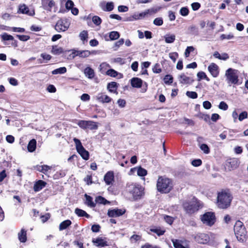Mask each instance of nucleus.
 I'll use <instances>...</instances> for the list:
<instances>
[{
	"instance_id": "obj_63",
	"label": "nucleus",
	"mask_w": 248,
	"mask_h": 248,
	"mask_svg": "<svg viewBox=\"0 0 248 248\" xmlns=\"http://www.w3.org/2000/svg\"><path fill=\"white\" fill-rule=\"evenodd\" d=\"M100 226L98 224H94L92 226L91 230L94 232H99Z\"/></svg>"
},
{
	"instance_id": "obj_62",
	"label": "nucleus",
	"mask_w": 248,
	"mask_h": 248,
	"mask_svg": "<svg viewBox=\"0 0 248 248\" xmlns=\"http://www.w3.org/2000/svg\"><path fill=\"white\" fill-rule=\"evenodd\" d=\"M206 74L204 72H199L197 74V77L198 78V80L200 81L202 79H204V78L206 77Z\"/></svg>"
},
{
	"instance_id": "obj_35",
	"label": "nucleus",
	"mask_w": 248,
	"mask_h": 248,
	"mask_svg": "<svg viewBox=\"0 0 248 248\" xmlns=\"http://www.w3.org/2000/svg\"><path fill=\"white\" fill-rule=\"evenodd\" d=\"M109 37L111 40H114L118 39L120 34L118 31H112L109 33Z\"/></svg>"
},
{
	"instance_id": "obj_15",
	"label": "nucleus",
	"mask_w": 248,
	"mask_h": 248,
	"mask_svg": "<svg viewBox=\"0 0 248 248\" xmlns=\"http://www.w3.org/2000/svg\"><path fill=\"white\" fill-rule=\"evenodd\" d=\"M99 7L104 11L110 12L114 9V3L113 2H106L104 1L99 3Z\"/></svg>"
},
{
	"instance_id": "obj_17",
	"label": "nucleus",
	"mask_w": 248,
	"mask_h": 248,
	"mask_svg": "<svg viewBox=\"0 0 248 248\" xmlns=\"http://www.w3.org/2000/svg\"><path fill=\"white\" fill-rule=\"evenodd\" d=\"M96 99L97 101L102 103H109L112 100L109 96L103 93H98L96 96Z\"/></svg>"
},
{
	"instance_id": "obj_10",
	"label": "nucleus",
	"mask_w": 248,
	"mask_h": 248,
	"mask_svg": "<svg viewBox=\"0 0 248 248\" xmlns=\"http://www.w3.org/2000/svg\"><path fill=\"white\" fill-rule=\"evenodd\" d=\"M72 53L70 54V56L73 59H74L76 56H79L81 58H86L89 57L91 54H93V52H91L89 50H72Z\"/></svg>"
},
{
	"instance_id": "obj_33",
	"label": "nucleus",
	"mask_w": 248,
	"mask_h": 248,
	"mask_svg": "<svg viewBox=\"0 0 248 248\" xmlns=\"http://www.w3.org/2000/svg\"><path fill=\"white\" fill-rule=\"evenodd\" d=\"M95 202L99 203V204H107L108 203H109L110 202L108 201H107L106 199H105L104 197L102 196H98L95 198Z\"/></svg>"
},
{
	"instance_id": "obj_21",
	"label": "nucleus",
	"mask_w": 248,
	"mask_h": 248,
	"mask_svg": "<svg viewBox=\"0 0 248 248\" xmlns=\"http://www.w3.org/2000/svg\"><path fill=\"white\" fill-rule=\"evenodd\" d=\"M118 88V84L116 82H111L108 84L107 89L109 92L118 94L117 89Z\"/></svg>"
},
{
	"instance_id": "obj_40",
	"label": "nucleus",
	"mask_w": 248,
	"mask_h": 248,
	"mask_svg": "<svg viewBox=\"0 0 248 248\" xmlns=\"http://www.w3.org/2000/svg\"><path fill=\"white\" fill-rule=\"evenodd\" d=\"M172 242L175 248H188L187 247L183 246L181 242L178 240H173Z\"/></svg>"
},
{
	"instance_id": "obj_7",
	"label": "nucleus",
	"mask_w": 248,
	"mask_h": 248,
	"mask_svg": "<svg viewBox=\"0 0 248 248\" xmlns=\"http://www.w3.org/2000/svg\"><path fill=\"white\" fill-rule=\"evenodd\" d=\"M202 223L206 225L211 226L216 222L215 214L212 212H207L204 213L201 217Z\"/></svg>"
},
{
	"instance_id": "obj_28",
	"label": "nucleus",
	"mask_w": 248,
	"mask_h": 248,
	"mask_svg": "<svg viewBox=\"0 0 248 248\" xmlns=\"http://www.w3.org/2000/svg\"><path fill=\"white\" fill-rule=\"evenodd\" d=\"M85 197L86 198L85 203L87 205L90 207H94L95 206V203H94L93 201V198L92 197L86 194L85 195Z\"/></svg>"
},
{
	"instance_id": "obj_8",
	"label": "nucleus",
	"mask_w": 248,
	"mask_h": 248,
	"mask_svg": "<svg viewBox=\"0 0 248 248\" xmlns=\"http://www.w3.org/2000/svg\"><path fill=\"white\" fill-rule=\"evenodd\" d=\"M73 140L75 143L76 150L78 153L83 159L86 160H88L89 158V153L83 147L80 141L77 138H74Z\"/></svg>"
},
{
	"instance_id": "obj_51",
	"label": "nucleus",
	"mask_w": 248,
	"mask_h": 248,
	"mask_svg": "<svg viewBox=\"0 0 248 248\" xmlns=\"http://www.w3.org/2000/svg\"><path fill=\"white\" fill-rule=\"evenodd\" d=\"M180 13L182 16H186L188 15L189 10L187 7H182L180 10Z\"/></svg>"
},
{
	"instance_id": "obj_52",
	"label": "nucleus",
	"mask_w": 248,
	"mask_h": 248,
	"mask_svg": "<svg viewBox=\"0 0 248 248\" xmlns=\"http://www.w3.org/2000/svg\"><path fill=\"white\" fill-rule=\"evenodd\" d=\"M218 108L221 110H226L228 108V106L225 102L221 101L218 105Z\"/></svg>"
},
{
	"instance_id": "obj_25",
	"label": "nucleus",
	"mask_w": 248,
	"mask_h": 248,
	"mask_svg": "<svg viewBox=\"0 0 248 248\" xmlns=\"http://www.w3.org/2000/svg\"><path fill=\"white\" fill-rule=\"evenodd\" d=\"M36 148V141L35 139H32L31 140L27 146L28 150L30 152H34Z\"/></svg>"
},
{
	"instance_id": "obj_56",
	"label": "nucleus",
	"mask_w": 248,
	"mask_h": 248,
	"mask_svg": "<svg viewBox=\"0 0 248 248\" xmlns=\"http://www.w3.org/2000/svg\"><path fill=\"white\" fill-rule=\"evenodd\" d=\"M169 57L175 62L178 57V54L177 52L170 53L169 54Z\"/></svg>"
},
{
	"instance_id": "obj_38",
	"label": "nucleus",
	"mask_w": 248,
	"mask_h": 248,
	"mask_svg": "<svg viewBox=\"0 0 248 248\" xmlns=\"http://www.w3.org/2000/svg\"><path fill=\"white\" fill-rule=\"evenodd\" d=\"M173 77L170 75H167L164 78V81L166 84L170 85L173 82Z\"/></svg>"
},
{
	"instance_id": "obj_43",
	"label": "nucleus",
	"mask_w": 248,
	"mask_h": 248,
	"mask_svg": "<svg viewBox=\"0 0 248 248\" xmlns=\"http://www.w3.org/2000/svg\"><path fill=\"white\" fill-rule=\"evenodd\" d=\"M92 21L95 25L98 26L101 24L102 22V19L98 16H94L92 18Z\"/></svg>"
},
{
	"instance_id": "obj_36",
	"label": "nucleus",
	"mask_w": 248,
	"mask_h": 248,
	"mask_svg": "<svg viewBox=\"0 0 248 248\" xmlns=\"http://www.w3.org/2000/svg\"><path fill=\"white\" fill-rule=\"evenodd\" d=\"M97 128L98 126L96 124V123L93 121H88L87 129L88 128L91 130H94L97 129Z\"/></svg>"
},
{
	"instance_id": "obj_49",
	"label": "nucleus",
	"mask_w": 248,
	"mask_h": 248,
	"mask_svg": "<svg viewBox=\"0 0 248 248\" xmlns=\"http://www.w3.org/2000/svg\"><path fill=\"white\" fill-rule=\"evenodd\" d=\"M153 23L158 26H161L163 23V20L161 17H157L154 19Z\"/></svg>"
},
{
	"instance_id": "obj_60",
	"label": "nucleus",
	"mask_w": 248,
	"mask_h": 248,
	"mask_svg": "<svg viewBox=\"0 0 248 248\" xmlns=\"http://www.w3.org/2000/svg\"><path fill=\"white\" fill-rule=\"evenodd\" d=\"M202 161L201 159H195L192 161V165L194 167H199L202 165Z\"/></svg>"
},
{
	"instance_id": "obj_24",
	"label": "nucleus",
	"mask_w": 248,
	"mask_h": 248,
	"mask_svg": "<svg viewBox=\"0 0 248 248\" xmlns=\"http://www.w3.org/2000/svg\"><path fill=\"white\" fill-rule=\"evenodd\" d=\"M131 84L133 87L140 88L142 86V80L138 78H133L131 79Z\"/></svg>"
},
{
	"instance_id": "obj_64",
	"label": "nucleus",
	"mask_w": 248,
	"mask_h": 248,
	"mask_svg": "<svg viewBox=\"0 0 248 248\" xmlns=\"http://www.w3.org/2000/svg\"><path fill=\"white\" fill-rule=\"evenodd\" d=\"M141 248H160L157 246L152 245L149 244L148 243H146L144 245L142 246Z\"/></svg>"
},
{
	"instance_id": "obj_39",
	"label": "nucleus",
	"mask_w": 248,
	"mask_h": 248,
	"mask_svg": "<svg viewBox=\"0 0 248 248\" xmlns=\"http://www.w3.org/2000/svg\"><path fill=\"white\" fill-rule=\"evenodd\" d=\"M88 36V34L87 31H83L80 33L79 37L83 43H84V41H87Z\"/></svg>"
},
{
	"instance_id": "obj_48",
	"label": "nucleus",
	"mask_w": 248,
	"mask_h": 248,
	"mask_svg": "<svg viewBox=\"0 0 248 248\" xmlns=\"http://www.w3.org/2000/svg\"><path fill=\"white\" fill-rule=\"evenodd\" d=\"M150 231L152 232L156 233L158 236L163 235L165 232V231L158 228L151 229Z\"/></svg>"
},
{
	"instance_id": "obj_26",
	"label": "nucleus",
	"mask_w": 248,
	"mask_h": 248,
	"mask_svg": "<svg viewBox=\"0 0 248 248\" xmlns=\"http://www.w3.org/2000/svg\"><path fill=\"white\" fill-rule=\"evenodd\" d=\"M93 242L97 246L103 247L107 246V242L101 238H97L93 240Z\"/></svg>"
},
{
	"instance_id": "obj_44",
	"label": "nucleus",
	"mask_w": 248,
	"mask_h": 248,
	"mask_svg": "<svg viewBox=\"0 0 248 248\" xmlns=\"http://www.w3.org/2000/svg\"><path fill=\"white\" fill-rule=\"evenodd\" d=\"M87 123L88 121L79 120L78 123V124L80 128L86 129H87Z\"/></svg>"
},
{
	"instance_id": "obj_50",
	"label": "nucleus",
	"mask_w": 248,
	"mask_h": 248,
	"mask_svg": "<svg viewBox=\"0 0 248 248\" xmlns=\"http://www.w3.org/2000/svg\"><path fill=\"white\" fill-rule=\"evenodd\" d=\"M201 149L203 151V152L206 154H209L210 152V149L208 146L206 144H202L200 146Z\"/></svg>"
},
{
	"instance_id": "obj_22",
	"label": "nucleus",
	"mask_w": 248,
	"mask_h": 248,
	"mask_svg": "<svg viewBox=\"0 0 248 248\" xmlns=\"http://www.w3.org/2000/svg\"><path fill=\"white\" fill-rule=\"evenodd\" d=\"M46 183L42 181V180H39L33 186V190L35 192H38L40 190H41L43 187H44Z\"/></svg>"
},
{
	"instance_id": "obj_57",
	"label": "nucleus",
	"mask_w": 248,
	"mask_h": 248,
	"mask_svg": "<svg viewBox=\"0 0 248 248\" xmlns=\"http://www.w3.org/2000/svg\"><path fill=\"white\" fill-rule=\"evenodd\" d=\"M41 168V172L44 174H46V173L51 169V167L47 166V165H43Z\"/></svg>"
},
{
	"instance_id": "obj_58",
	"label": "nucleus",
	"mask_w": 248,
	"mask_h": 248,
	"mask_svg": "<svg viewBox=\"0 0 248 248\" xmlns=\"http://www.w3.org/2000/svg\"><path fill=\"white\" fill-rule=\"evenodd\" d=\"M248 113L246 111L241 112L238 116V120L240 121H243L244 119L247 118Z\"/></svg>"
},
{
	"instance_id": "obj_18",
	"label": "nucleus",
	"mask_w": 248,
	"mask_h": 248,
	"mask_svg": "<svg viewBox=\"0 0 248 248\" xmlns=\"http://www.w3.org/2000/svg\"><path fill=\"white\" fill-rule=\"evenodd\" d=\"M18 13L26 14L30 16L34 15V10L30 11L28 7L24 4L19 5Z\"/></svg>"
},
{
	"instance_id": "obj_32",
	"label": "nucleus",
	"mask_w": 248,
	"mask_h": 248,
	"mask_svg": "<svg viewBox=\"0 0 248 248\" xmlns=\"http://www.w3.org/2000/svg\"><path fill=\"white\" fill-rule=\"evenodd\" d=\"M67 69L65 67H62L57 69H56L52 71L53 75L57 74H63L66 72Z\"/></svg>"
},
{
	"instance_id": "obj_31",
	"label": "nucleus",
	"mask_w": 248,
	"mask_h": 248,
	"mask_svg": "<svg viewBox=\"0 0 248 248\" xmlns=\"http://www.w3.org/2000/svg\"><path fill=\"white\" fill-rule=\"evenodd\" d=\"M72 222L70 220H66L60 223L59 226V230L60 231L66 229L71 224Z\"/></svg>"
},
{
	"instance_id": "obj_20",
	"label": "nucleus",
	"mask_w": 248,
	"mask_h": 248,
	"mask_svg": "<svg viewBox=\"0 0 248 248\" xmlns=\"http://www.w3.org/2000/svg\"><path fill=\"white\" fill-rule=\"evenodd\" d=\"M42 2L44 9L49 11H50L55 5L54 1L52 0H42Z\"/></svg>"
},
{
	"instance_id": "obj_1",
	"label": "nucleus",
	"mask_w": 248,
	"mask_h": 248,
	"mask_svg": "<svg viewBox=\"0 0 248 248\" xmlns=\"http://www.w3.org/2000/svg\"><path fill=\"white\" fill-rule=\"evenodd\" d=\"M232 199L233 197L229 191L222 190L217 194V205L220 209H227L230 206Z\"/></svg>"
},
{
	"instance_id": "obj_34",
	"label": "nucleus",
	"mask_w": 248,
	"mask_h": 248,
	"mask_svg": "<svg viewBox=\"0 0 248 248\" xmlns=\"http://www.w3.org/2000/svg\"><path fill=\"white\" fill-rule=\"evenodd\" d=\"M165 40L167 43H172L175 40V35L174 34H167L165 36Z\"/></svg>"
},
{
	"instance_id": "obj_37",
	"label": "nucleus",
	"mask_w": 248,
	"mask_h": 248,
	"mask_svg": "<svg viewBox=\"0 0 248 248\" xmlns=\"http://www.w3.org/2000/svg\"><path fill=\"white\" fill-rule=\"evenodd\" d=\"M6 30L17 32H24L25 31L24 28L19 27H8Z\"/></svg>"
},
{
	"instance_id": "obj_59",
	"label": "nucleus",
	"mask_w": 248,
	"mask_h": 248,
	"mask_svg": "<svg viewBox=\"0 0 248 248\" xmlns=\"http://www.w3.org/2000/svg\"><path fill=\"white\" fill-rule=\"evenodd\" d=\"M74 5V2L71 0H68L65 4L66 8L68 10H71L73 8Z\"/></svg>"
},
{
	"instance_id": "obj_4",
	"label": "nucleus",
	"mask_w": 248,
	"mask_h": 248,
	"mask_svg": "<svg viewBox=\"0 0 248 248\" xmlns=\"http://www.w3.org/2000/svg\"><path fill=\"white\" fill-rule=\"evenodd\" d=\"M183 206L187 214L191 215L197 211L202 207V205L196 199L193 198L190 202H184Z\"/></svg>"
},
{
	"instance_id": "obj_6",
	"label": "nucleus",
	"mask_w": 248,
	"mask_h": 248,
	"mask_svg": "<svg viewBox=\"0 0 248 248\" xmlns=\"http://www.w3.org/2000/svg\"><path fill=\"white\" fill-rule=\"evenodd\" d=\"M225 76L227 83L229 84H236L238 82V71L232 68H229L226 71Z\"/></svg>"
},
{
	"instance_id": "obj_55",
	"label": "nucleus",
	"mask_w": 248,
	"mask_h": 248,
	"mask_svg": "<svg viewBox=\"0 0 248 248\" xmlns=\"http://www.w3.org/2000/svg\"><path fill=\"white\" fill-rule=\"evenodd\" d=\"M159 7L152 8L147 10L148 14L152 15L157 13L159 10Z\"/></svg>"
},
{
	"instance_id": "obj_30",
	"label": "nucleus",
	"mask_w": 248,
	"mask_h": 248,
	"mask_svg": "<svg viewBox=\"0 0 248 248\" xmlns=\"http://www.w3.org/2000/svg\"><path fill=\"white\" fill-rule=\"evenodd\" d=\"M63 52V49L61 47H58L57 46H52L51 52L54 55H60Z\"/></svg>"
},
{
	"instance_id": "obj_27",
	"label": "nucleus",
	"mask_w": 248,
	"mask_h": 248,
	"mask_svg": "<svg viewBox=\"0 0 248 248\" xmlns=\"http://www.w3.org/2000/svg\"><path fill=\"white\" fill-rule=\"evenodd\" d=\"M75 214L79 217H85L87 218H89L90 217V216L85 211L77 208L75 210Z\"/></svg>"
},
{
	"instance_id": "obj_61",
	"label": "nucleus",
	"mask_w": 248,
	"mask_h": 248,
	"mask_svg": "<svg viewBox=\"0 0 248 248\" xmlns=\"http://www.w3.org/2000/svg\"><path fill=\"white\" fill-rule=\"evenodd\" d=\"M117 104L120 108H124L126 105V101L124 99H119L117 101Z\"/></svg>"
},
{
	"instance_id": "obj_54",
	"label": "nucleus",
	"mask_w": 248,
	"mask_h": 248,
	"mask_svg": "<svg viewBox=\"0 0 248 248\" xmlns=\"http://www.w3.org/2000/svg\"><path fill=\"white\" fill-rule=\"evenodd\" d=\"M161 71L162 70L160 67V65L158 63H156L153 68V71L155 73H160Z\"/></svg>"
},
{
	"instance_id": "obj_11",
	"label": "nucleus",
	"mask_w": 248,
	"mask_h": 248,
	"mask_svg": "<svg viewBox=\"0 0 248 248\" xmlns=\"http://www.w3.org/2000/svg\"><path fill=\"white\" fill-rule=\"evenodd\" d=\"M125 212V209L115 208L113 209H109L108 211L107 215L110 217H116L124 215Z\"/></svg>"
},
{
	"instance_id": "obj_46",
	"label": "nucleus",
	"mask_w": 248,
	"mask_h": 248,
	"mask_svg": "<svg viewBox=\"0 0 248 248\" xmlns=\"http://www.w3.org/2000/svg\"><path fill=\"white\" fill-rule=\"evenodd\" d=\"M195 50V48L192 46H187L185 52V55L186 58L189 56L190 53L193 52Z\"/></svg>"
},
{
	"instance_id": "obj_47",
	"label": "nucleus",
	"mask_w": 248,
	"mask_h": 248,
	"mask_svg": "<svg viewBox=\"0 0 248 248\" xmlns=\"http://www.w3.org/2000/svg\"><path fill=\"white\" fill-rule=\"evenodd\" d=\"M106 74L110 77H116L118 75V72L114 69H110L107 71Z\"/></svg>"
},
{
	"instance_id": "obj_41",
	"label": "nucleus",
	"mask_w": 248,
	"mask_h": 248,
	"mask_svg": "<svg viewBox=\"0 0 248 248\" xmlns=\"http://www.w3.org/2000/svg\"><path fill=\"white\" fill-rule=\"evenodd\" d=\"M147 170L141 168V167H140L138 168L137 170V174L140 176H145L147 175Z\"/></svg>"
},
{
	"instance_id": "obj_13",
	"label": "nucleus",
	"mask_w": 248,
	"mask_h": 248,
	"mask_svg": "<svg viewBox=\"0 0 248 248\" xmlns=\"http://www.w3.org/2000/svg\"><path fill=\"white\" fill-rule=\"evenodd\" d=\"M239 164V160L237 158H230L228 159L226 161V165L228 167L230 170L237 168Z\"/></svg>"
},
{
	"instance_id": "obj_53",
	"label": "nucleus",
	"mask_w": 248,
	"mask_h": 248,
	"mask_svg": "<svg viewBox=\"0 0 248 248\" xmlns=\"http://www.w3.org/2000/svg\"><path fill=\"white\" fill-rule=\"evenodd\" d=\"M16 37H17L20 41H27L30 39V37L28 35H16Z\"/></svg>"
},
{
	"instance_id": "obj_23",
	"label": "nucleus",
	"mask_w": 248,
	"mask_h": 248,
	"mask_svg": "<svg viewBox=\"0 0 248 248\" xmlns=\"http://www.w3.org/2000/svg\"><path fill=\"white\" fill-rule=\"evenodd\" d=\"M18 238L21 243H25L27 241V231L25 229H22L18 233Z\"/></svg>"
},
{
	"instance_id": "obj_3",
	"label": "nucleus",
	"mask_w": 248,
	"mask_h": 248,
	"mask_svg": "<svg viewBox=\"0 0 248 248\" xmlns=\"http://www.w3.org/2000/svg\"><path fill=\"white\" fill-rule=\"evenodd\" d=\"M234 232L238 241L244 243L247 240V231L243 223L240 220L236 221L234 226Z\"/></svg>"
},
{
	"instance_id": "obj_19",
	"label": "nucleus",
	"mask_w": 248,
	"mask_h": 248,
	"mask_svg": "<svg viewBox=\"0 0 248 248\" xmlns=\"http://www.w3.org/2000/svg\"><path fill=\"white\" fill-rule=\"evenodd\" d=\"M104 180L108 185H111L114 181V173L112 171H108L104 176Z\"/></svg>"
},
{
	"instance_id": "obj_16",
	"label": "nucleus",
	"mask_w": 248,
	"mask_h": 248,
	"mask_svg": "<svg viewBox=\"0 0 248 248\" xmlns=\"http://www.w3.org/2000/svg\"><path fill=\"white\" fill-rule=\"evenodd\" d=\"M208 70L211 75L214 77H217L219 75L218 66L215 63H211L208 67Z\"/></svg>"
},
{
	"instance_id": "obj_2",
	"label": "nucleus",
	"mask_w": 248,
	"mask_h": 248,
	"mask_svg": "<svg viewBox=\"0 0 248 248\" xmlns=\"http://www.w3.org/2000/svg\"><path fill=\"white\" fill-rule=\"evenodd\" d=\"M157 190L162 193H169L173 187L171 179L164 176H159L156 183Z\"/></svg>"
},
{
	"instance_id": "obj_9",
	"label": "nucleus",
	"mask_w": 248,
	"mask_h": 248,
	"mask_svg": "<svg viewBox=\"0 0 248 248\" xmlns=\"http://www.w3.org/2000/svg\"><path fill=\"white\" fill-rule=\"evenodd\" d=\"M70 26V22L67 19H61L59 20L55 29L58 32L64 31H66Z\"/></svg>"
},
{
	"instance_id": "obj_45",
	"label": "nucleus",
	"mask_w": 248,
	"mask_h": 248,
	"mask_svg": "<svg viewBox=\"0 0 248 248\" xmlns=\"http://www.w3.org/2000/svg\"><path fill=\"white\" fill-rule=\"evenodd\" d=\"M186 95L189 98L196 99L198 97V94L195 92L187 91Z\"/></svg>"
},
{
	"instance_id": "obj_14",
	"label": "nucleus",
	"mask_w": 248,
	"mask_h": 248,
	"mask_svg": "<svg viewBox=\"0 0 248 248\" xmlns=\"http://www.w3.org/2000/svg\"><path fill=\"white\" fill-rule=\"evenodd\" d=\"M178 78L179 82L183 84H190L194 81L192 78L188 77L184 73L180 75Z\"/></svg>"
},
{
	"instance_id": "obj_12",
	"label": "nucleus",
	"mask_w": 248,
	"mask_h": 248,
	"mask_svg": "<svg viewBox=\"0 0 248 248\" xmlns=\"http://www.w3.org/2000/svg\"><path fill=\"white\" fill-rule=\"evenodd\" d=\"M194 239L199 243L206 244L210 240L208 234L204 233H199L194 236Z\"/></svg>"
},
{
	"instance_id": "obj_42",
	"label": "nucleus",
	"mask_w": 248,
	"mask_h": 248,
	"mask_svg": "<svg viewBox=\"0 0 248 248\" xmlns=\"http://www.w3.org/2000/svg\"><path fill=\"white\" fill-rule=\"evenodd\" d=\"M2 39L4 41L8 40H13L14 39V37L7 33H4L1 35Z\"/></svg>"
},
{
	"instance_id": "obj_5",
	"label": "nucleus",
	"mask_w": 248,
	"mask_h": 248,
	"mask_svg": "<svg viewBox=\"0 0 248 248\" xmlns=\"http://www.w3.org/2000/svg\"><path fill=\"white\" fill-rule=\"evenodd\" d=\"M127 190L132 194L133 199L135 200L140 199L143 195L142 187L136 184L127 185Z\"/></svg>"
},
{
	"instance_id": "obj_29",
	"label": "nucleus",
	"mask_w": 248,
	"mask_h": 248,
	"mask_svg": "<svg viewBox=\"0 0 248 248\" xmlns=\"http://www.w3.org/2000/svg\"><path fill=\"white\" fill-rule=\"evenodd\" d=\"M84 74L90 79L93 78L94 76V71L90 67H87L84 69Z\"/></svg>"
}]
</instances>
